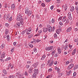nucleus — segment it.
<instances>
[{"mask_svg": "<svg viewBox=\"0 0 78 78\" xmlns=\"http://www.w3.org/2000/svg\"><path fill=\"white\" fill-rule=\"evenodd\" d=\"M16 19L18 21L23 20V17H22V16L21 15L19 14L17 16Z\"/></svg>", "mask_w": 78, "mask_h": 78, "instance_id": "obj_1", "label": "nucleus"}, {"mask_svg": "<svg viewBox=\"0 0 78 78\" xmlns=\"http://www.w3.org/2000/svg\"><path fill=\"white\" fill-rule=\"evenodd\" d=\"M68 17L69 19V20H71L72 19V16H71V13L70 12H69L68 14Z\"/></svg>", "mask_w": 78, "mask_h": 78, "instance_id": "obj_2", "label": "nucleus"}, {"mask_svg": "<svg viewBox=\"0 0 78 78\" xmlns=\"http://www.w3.org/2000/svg\"><path fill=\"white\" fill-rule=\"evenodd\" d=\"M53 49V47L52 46H51L50 47H46L45 48V50H52Z\"/></svg>", "mask_w": 78, "mask_h": 78, "instance_id": "obj_3", "label": "nucleus"}, {"mask_svg": "<svg viewBox=\"0 0 78 78\" xmlns=\"http://www.w3.org/2000/svg\"><path fill=\"white\" fill-rule=\"evenodd\" d=\"M26 14H27L28 16H30L32 14V12L31 10L29 11V12H27V13H26Z\"/></svg>", "mask_w": 78, "mask_h": 78, "instance_id": "obj_4", "label": "nucleus"}, {"mask_svg": "<svg viewBox=\"0 0 78 78\" xmlns=\"http://www.w3.org/2000/svg\"><path fill=\"white\" fill-rule=\"evenodd\" d=\"M53 63H54V61L53 60H52L51 61V63H49V67H51L53 64Z\"/></svg>", "mask_w": 78, "mask_h": 78, "instance_id": "obj_5", "label": "nucleus"}, {"mask_svg": "<svg viewBox=\"0 0 78 78\" xmlns=\"http://www.w3.org/2000/svg\"><path fill=\"white\" fill-rule=\"evenodd\" d=\"M34 73H36V74H38L39 73V70L37 69H35L34 70Z\"/></svg>", "mask_w": 78, "mask_h": 78, "instance_id": "obj_6", "label": "nucleus"}, {"mask_svg": "<svg viewBox=\"0 0 78 78\" xmlns=\"http://www.w3.org/2000/svg\"><path fill=\"white\" fill-rule=\"evenodd\" d=\"M38 64H39V62H36L35 63H34L33 65V67H37V66L38 65Z\"/></svg>", "mask_w": 78, "mask_h": 78, "instance_id": "obj_7", "label": "nucleus"}, {"mask_svg": "<svg viewBox=\"0 0 78 78\" xmlns=\"http://www.w3.org/2000/svg\"><path fill=\"white\" fill-rule=\"evenodd\" d=\"M72 30V27H69L66 30V32H70Z\"/></svg>", "mask_w": 78, "mask_h": 78, "instance_id": "obj_8", "label": "nucleus"}, {"mask_svg": "<svg viewBox=\"0 0 78 78\" xmlns=\"http://www.w3.org/2000/svg\"><path fill=\"white\" fill-rule=\"evenodd\" d=\"M7 73V72H6V70L4 69L3 71V74L4 75V76H5L6 74Z\"/></svg>", "mask_w": 78, "mask_h": 78, "instance_id": "obj_9", "label": "nucleus"}, {"mask_svg": "<svg viewBox=\"0 0 78 78\" xmlns=\"http://www.w3.org/2000/svg\"><path fill=\"white\" fill-rule=\"evenodd\" d=\"M17 25L18 27H20V23H17L16 24L14 25V27L16 28V27H17Z\"/></svg>", "mask_w": 78, "mask_h": 78, "instance_id": "obj_10", "label": "nucleus"}, {"mask_svg": "<svg viewBox=\"0 0 78 78\" xmlns=\"http://www.w3.org/2000/svg\"><path fill=\"white\" fill-rule=\"evenodd\" d=\"M33 72V69H29L28 70V73H32V72Z\"/></svg>", "mask_w": 78, "mask_h": 78, "instance_id": "obj_11", "label": "nucleus"}, {"mask_svg": "<svg viewBox=\"0 0 78 78\" xmlns=\"http://www.w3.org/2000/svg\"><path fill=\"white\" fill-rule=\"evenodd\" d=\"M12 9V10H14V9H15V5L13 4H12V5L11 6Z\"/></svg>", "mask_w": 78, "mask_h": 78, "instance_id": "obj_12", "label": "nucleus"}, {"mask_svg": "<svg viewBox=\"0 0 78 78\" xmlns=\"http://www.w3.org/2000/svg\"><path fill=\"white\" fill-rule=\"evenodd\" d=\"M5 54L4 53H2V55L1 56V58H5Z\"/></svg>", "mask_w": 78, "mask_h": 78, "instance_id": "obj_13", "label": "nucleus"}, {"mask_svg": "<svg viewBox=\"0 0 78 78\" xmlns=\"http://www.w3.org/2000/svg\"><path fill=\"white\" fill-rule=\"evenodd\" d=\"M76 49L75 48L74 49L73 51V52L72 53V55H73L74 54H75V53H76Z\"/></svg>", "mask_w": 78, "mask_h": 78, "instance_id": "obj_14", "label": "nucleus"}, {"mask_svg": "<svg viewBox=\"0 0 78 78\" xmlns=\"http://www.w3.org/2000/svg\"><path fill=\"white\" fill-rule=\"evenodd\" d=\"M74 9H75V8H74V7L72 6V7L70 8V11H71V12H73L74 11Z\"/></svg>", "mask_w": 78, "mask_h": 78, "instance_id": "obj_15", "label": "nucleus"}, {"mask_svg": "<svg viewBox=\"0 0 78 78\" xmlns=\"http://www.w3.org/2000/svg\"><path fill=\"white\" fill-rule=\"evenodd\" d=\"M75 9L76 11V12L77 14H78V5H77L76 6Z\"/></svg>", "mask_w": 78, "mask_h": 78, "instance_id": "obj_16", "label": "nucleus"}, {"mask_svg": "<svg viewBox=\"0 0 78 78\" xmlns=\"http://www.w3.org/2000/svg\"><path fill=\"white\" fill-rule=\"evenodd\" d=\"M43 30L44 33H46L48 30V29H47V28H44Z\"/></svg>", "mask_w": 78, "mask_h": 78, "instance_id": "obj_17", "label": "nucleus"}, {"mask_svg": "<svg viewBox=\"0 0 78 78\" xmlns=\"http://www.w3.org/2000/svg\"><path fill=\"white\" fill-rule=\"evenodd\" d=\"M25 13L26 14H27L28 12H29L28 11H29V10L28 9V8L27 7L25 8Z\"/></svg>", "mask_w": 78, "mask_h": 78, "instance_id": "obj_18", "label": "nucleus"}, {"mask_svg": "<svg viewBox=\"0 0 78 78\" xmlns=\"http://www.w3.org/2000/svg\"><path fill=\"white\" fill-rule=\"evenodd\" d=\"M66 73H67V75H70V74H71V73H72V71L69 70L68 72H66Z\"/></svg>", "mask_w": 78, "mask_h": 78, "instance_id": "obj_19", "label": "nucleus"}, {"mask_svg": "<svg viewBox=\"0 0 78 78\" xmlns=\"http://www.w3.org/2000/svg\"><path fill=\"white\" fill-rule=\"evenodd\" d=\"M46 57V56L45 55H44L42 56V57L41 58V60H44L45 58V57Z\"/></svg>", "mask_w": 78, "mask_h": 78, "instance_id": "obj_20", "label": "nucleus"}, {"mask_svg": "<svg viewBox=\"0 0 78 78\" xmlns=\"http://www.w3.org/2000/svg\"><path fill=\"white\" fill-rule=\"evenodd\" d=\"M8 33H9V30L8 29H6L5 31V34H8Z\"/></svg>", "mask_w": 78, "mask_h": 78, "instance_id": "obj_21", "label": "nucleus"}, {"mask_svg": "<svg viewBox=\"0 0 78 78\" xmlns=\"http://www.w3.org/2000/svg\"><path fill=\"white\" fill-rule=\"evenodd\" d=\"M5 45L4 44H2L1 46V48L2 49H3L4 47H5Z\"/></svg>", "mask_w": 78, "mask_h": 78, "instance_id": "obj_22", "label": "nucleus"}, {"mask_svg": "<svg viewBox=\"0 0 78 78\" xmlns=\"http://www.w3.org/2000/svg\"><path fill=\"white\" fill-rule=\"evenodd\" d=\"M78 65H75L74 68H73L74 70H75V69H78Z\"/></svg>", "mask_w": 78, "mask_h": 78, "instance_id": "obj_23", "label": "nucleus"}, {"mask_svg": "<svg viewBox=\"0 0 78 78\" xmlns=\"http://www.w3.org/2000/svg\"><path fill=\"white\" fill-rule=\"evenodd\" d=\"M60 32H61V30L60 29H58L56 31V33L58 34H59Z\"/></svg>", "mask_w": 78, "mask_h": 78, "instance_id": "obj_24", "label": "nucleus"}, {"mask_svg": "<svg viewBox=\"0 0 78 78\" xmlns=\"http://www.w3.org/2000/svg\"><path fill=\"white\" fill-rule=\"evenodd\" d=\"M58 53L59 54H60L61 53V52H62V51H61V50L60 49H58Z\"/></svg>", "mask_w": 78, "mask_h": 78, "instance_id": "obj_25", "label": "nucleus"}, {"mask_svg": "<svg viewBox=\"0 0 78 78\" xmlns=\"http://www.w3.org/2000/svg\"><path fill=\"white\" fill-rule=\"evenodd\" d=\"M37 76V74L36 73H33V78H36V76Z\"/></svg>", "mask_w": 78, "mask_h": 78, "instance_id": "obj_26", "label": "nucleus"}, {"mask_svg": "<svg viewBox=\"0 0 78 78\" xmlns=\"http://www.w3.org/2000/svg\"><path fill=\"white\" fill-rule=\"evenodd\" d=\"M65 11H66L67 9V4H65V6L64 8Z\"/></svg>", "mask_w": 78, "mask_h": 78, "instance_id": "obj_27", "label": "nucleus"}, {"mask_svg": "<svg viewBox=\"0 0 78 78\" xmlns=\"http://www.w3.org/2000/svg\"><path fill=\"white\" fill-rule=\"evenodd\" d=\"M25 32H26V31H25V30H23L21 32V34H22L23 35H24V34H25Z\"/></svg>", "mask_w": 78, "mask_h": 78, "instance_id": "obj_28", "label": "nucleus"}, {"mask_svg": "<svg viewBox=\"0 0 78 78\" xmlns=\"http://www.w3.org/2000/svg\"><path fill=\"white\" fill-rule=\"evenodd\" d=\"M7 41H9L10 39V37H9V35H7Z\"/></svg>", "mask_w": 78, "mask_h": 78, "instance_id": "obj_29", "label": "nucleus"}, {"mask_svg": "<svg viewBox=\"0 0 78 78\" xmlns=\"http://www.w3.org/2000/svg\"><path fill=\"white\" fill-rule=\"evenodd\" d=\"M47 29L48 30V29H50L51 28V26L49 25H47Z\"/></svg>", "mask_w": 78, "mask_h": 78, "instance_id": "obj_30", "label": "nucleus"}, {"mask_svg": "<svg viewBox=\"0 0 78 78\" xmlns=\"http://www.w3.org/2000/svg\"><path fill=\"white\" fill-rule=\"evenodd\" d=\"M31 33H30V31H28V30H27L26 32V34H30Z\"/></svg>", "mask_w": 78, "mask_h": 78, "instance_id": "obj_31", "label": "nucleus"}, {"mask_svg": "<svg viewBox=\"0 0 78 78\" xmlns=\"http://www.w3.org/2000/svg\"><path fill=\"white\" fill-rule=\"evenodd\" d=\"M26 30L29 31L31 32V27H30V28H28V29H26Z\"/></svg>", "mask_w": 78, "mask_h": 78, "instance_id": "obj_32", "label": "nucleus"}, {"mask_svg": "<svg viewBox=\"0 0 78 78\" xmlns=\"http://www.w3.org/2000/svg\"><path fill=\"white\" fill-rule=\"evenodd\" d=\"M72 69V68L71 66L69 65L68 67V70H70V69Z\"/></svg>", "mask_w": 78, "mask_h": 78, "instance_id": "obj_33", "label": "nucleus"}, {"mask_svg": "<svg viewBox=\"0 0 78 78\" xmlns=\"http://www.w3.org/2000/svg\"><path fill=\"white\" fill-rule=\"evenodd\" d=\"M55 19H52L51 20L52 23H55Z\"/></svg>", "mask_w": 78, "mask_h": 78, "instance_id": "obj_34", "label": "nucleus"}, {"mask_svg": "<svg viewBox=\"0 0 78 78\" xmlns=\"http://www.w3.org/2000/svg\"><path fill=\"white\" fill-rule=\"evenodd\" d=\"M54 38H55V39H56V38H57V34H56L55 33L54 34Z\"/></svg>", "mask_w": 78, "mask_h": 78, "instance_id": "obj_35", "label": "nucleus"}, {"mask_svg": "<svg viewBox=\"0 0 78 78\" xmlns=\"http://www.w3.org/2000/svg\"><path fill=\"white\" fill-rule=\"evenodd\" d=\"M52 28L51 27V28L48 29V30L49 32H51V31H52V29H51Z\"/></svg>", "mask_w": 78, "mask_h": 78, "instance_id": "obj_36", "label": "nucleus"}, {"mask_svg": "<svg viewBox=\"0 0 78 78\" xmlns=\"http://www.w3.org/2000/svg\"><path fill=\"white\" fill-rule=\"evenodd\" d=\"M62 17L61 16L58 18V21H60L62 20Z\"/></svg>", "mask_w": 78, "mask_h": 78, "instance_id": "obj_37", "label": "nucleus"}, {"mask_svg": "<svg viewBox=\"0 0 78 78\" xmlns=\"http://www.w3.org/2000/svg\"><path fill=\"white\" fill-rule=\"evenodd\" d=\"M41 40H39V39H37L36 40V42H41Z\"/></svg>", "mask_w": 78, "mask_h": 78, "instance_id": "obj_38", "label": "nucleus"}, {"mask_svg": "<svg viewBox=\"0 0 78 78\" xmlns=\"http://www.w3.org/2000/svg\"><path fill=\"white\" fill-rule=\"evenodd\" d=\"M69 66H71L72 68H73V67H74V65L73 64V63L70 64V65H69Z\"/></svg>", "mask_w": 78, "mask_h": 78, "instance_id": "obj_39", "label": "nucleus"}, {"mask_svg": "<svg viewBox=\"0 0 78 78\" xmlns=\"http://www.w3.org/2000/svg\"><path fill=\"white\" fill-rule=\"evenodd\" d=\"M41 5L43 7H45V5L44 3H42L41 4Z\"/></svg>", "mask_w": 78, "mask_h": 78, "instance_id": "obj_40", "label": "nucleus"}, {"mask_svg": "<svg viewBox=\"0 0 78 78\" xmlns=\"http://www.w3.org/2000/svg\"><path fill=\"white\" fill-rule=\"evenodd\" d=\"M10 59L11 58L9 57L7 58L6 59L5 61H9V60H10Z\"/></svg>", "mask_w": 78, "mask_h": 78, "instance_id": "obj_41", "label": "nucleus"}, {"mask_svg": "<svg viewBox=\"0 0 78 78\" xmlns=\"http://www.w3.org/2000/svg\"><path fill=\"white\" fill-rule=\"evenodd\" d=\"M25 75H26V76H27L28 75V72H25Z\"/></svg>", "mask_w": 78, "mask_h": 78, "instance_id": "obj_42", "label": "nucleus"}, {"mask_svg": "<svg viewBox=\"0 0 78 78\" xmlns=\"http://www.w3.org/2000/svg\"><path fill=\"white\" fill-rule=\"evenodd\" d=\"M9 17H10L9 15H7L6 16V19L7 20H8V19H9Z\"/></svg>", "mask_w": 78, "mask_h": 78, "instance_id": "obj_43", "label": "nucleus"}, {"mask_svg": "<svg viewBox=\"0 0 78 78\" xmlns=\"http://www.w3.org/2000/svg\"><path fill=\"white\" fill-rule=\"evenodd\" d=\"M32 37H33V34H31V35L28 36L29 38H31Z\"/></svg>", "mask_w": 78, "mask_h": 78, "instance_id": "obj_44", "label": "nucleus"}, {"mask_svg": "<svg viewBox=\"0 0 78 78\" xmlns=\"http://www.w3.org/2000/svg\"><path fill=\"white\" fill-rule=\"evenodd\" d=\"M9 24L8 23H5V26L6 27H8V26H9Z\"/></svg>", "mask_w": 78, "mask_h": 78, "instance_id": "obj_45", "label": "nucleus"}, {"mask_svg": "<svg viewBox=\"0 0 78 78\" xmlns=\"http://www.w3.org/2000/svg\"><path fill=\"white\" fill-rule=\"evenodd\" d=\"M66 21V19H64L63 18L62 20V22H64L65 21Z\"/></svg>", "mask_w": 78, "mask_h": 78, "instance_id": "obj_46", "label": "nucleus"}, {"mask_svg": "<svg viewBox=\"0 0 78 78\" xmlns=\"http://www.w3.org/2000/svg\"><path fill=\"white\" fill-rule=\"evenodd\" d=\"M34 52L36 53V52H37V49H36V48H35L34 49Z\"/></svg>", "mask_w": 78, "mask_h": 78, "instance_id": "obj_47", "label": "nucleus"}, {"mask_svg": "<svg viewBox=\"0 0 78 78\" xmlns=\"http://www.w3.org/2000/svg\"><path fill=\"white\" fill-rule=\"evenodd\" d=\"M55 51H54L51 53V55L52 56H54V55H55Z\"/></svg>", "mask_w": 78, "mask_h": 78, "instance_id": "obj_48", "label": "nucleus"}, {"mask_svg": "<svg viewBox=\"0 0 78 78\" xmlns=\"http://www.w3.org/2000/svg\"><path fill=\"white\" fill-rule=\"evenodd\" d=\"M67 48H68V46H65V50H67Z\"/></svg>", "mask_w": 78, "mask_h": 78, "instance_id": "obj_49", "label": "nucleus"}, {"mask_svg": "<svg viewBox=\"0 0 78 78\" xmlns=\"http://www.w3.org/2000/svg\"><path fill=\"white\" fill-rule=\"evenodd\" d=\"M69 20H67L66 21V24H67L68 23H69Z\"/></svg>", "mask_w": 78, "mask_h": 78, "instance_id": "obj_50", "label": "nucleus"}, {"mask_svg": "<svg viewBox=\"0 0 78 78\" xmlns=\"http://www.w3.org/2000/svg\"><path fill=\"white\" fill-rule=\"evenodd\" d=\"M53 8H54V6L53 5H52L50 7L51 9V10H53Z\"/></svg>", "mask_w": 78, "mask_h": 78, "instance_id": "obj_51", "label": "nucleus"}, {"mask_svg": "<svg viewBox=\"0 0 78 78\" xmlns=\"http://www.w3.org/2000/svg\"><path fill=\"white\" fill-rule=\"evenodd\" d=\"M76 73L75 72H74L73 74V76H76Z\"/></svg>", "mask_w": 78, "mask_h": 78, "instance_id": "obj_52", "label": "nucleus"}, {"mask_svg": "<svg viewBox=\"0 0 78 78\" xmlns=\"http://www.w3.org/2000/svg\"><path fill=\"white\" fill-rule=\"evenodd\" d=\"M13 75L9 76V78H13Z\"/></svg>", "mask_w": 78, "mask_h": 78, "instance_id": "obj_53", "label": "nucleus"}, {"mask_svg": "<svg viewBox=\"0 0 78 78\" xmlns=\"http://www.w3.org/2000/svg\"><path fill=\"white\" fill-rule=\"evenodd\" d=\"M29 47H30V48H33V45L31 44L29 45Z\"/></svg>", "mask_w": 78, "mask_h": 78, "instance_id": "obj_54", "label": "nucleus"}, {"mask_svg": "<svg viewBox=\"0 0 78 78\" xmlns=\"http://www.w3.org/2000/svg\"><path fill=\"white\" fill-rule=\"evenodd\" d=\"M26 68H27V69H28V68H29L30 67V65H26Z\"/></svg>", "mask_w": 78, "mask_h": 78, "instance_id": "obj_55", "label": "nucleus"}, {"mask_svg": "<svg viewBox=\"0 0 78 78\" xmlns=\"http://www.w3.org/2000/svg\"><path fill=\"white\" fill-rule=\"evenodd\" d=\"M74 41L76 42H78V38L76 39H75L74 40Z\"/></svg>", "mask_w": 78, "mask_h": 78, "instance_id": "obj_56", "label": "nucleus"}, {"mask_svg": "<svg viewBox=\"0 0 78 78\" xmlns=\"http://www.w3.org/2000/svg\"><path fill=\"white\" fill-rule=\"evenodd\" d=\"M48 72H51L52 71V69H51V68H50V69H49L48 70Z\"/></svg>", "mask_w": 78, "mask_h": 78, "instance_id": "obj_57", "label": "nucleus"}, {"mask_svg": "<svg viewBox=\"0 0 78 78\" xmlns=\"http://www.w3.org/2000/svg\"><path fill=\"white\" fill-rule=\"evenodd\" d=\"M12 19V18L11 17H10V18L9 19V21L10 22V21H11V19Z\"/></svg>", "mask_w": 78, "mask_h": 78, "instance_id": "obj_58", "label": "nucleus"}, {"mask_svg": "<svg viewBox=\"0 0 78 78\" xmlns=\"http://www.w3.org/2000/svg\"><path fill=\"white\" fill-rule=\"evenodd\" d=\"M0 60L1 62H4V59H3V58L0 59Z\"/></svg>", "mask_w": 78, "mask_h": 78, "instance_id": "obj_59", "label": "nucleus"}, {"mask_svg": "<svg viewBox=\"0 0 78 78\" xmlns=\"http://www.w3.org/2000/svg\"><path fill=\"white\" fill-rule=\"evenodd\" d=\"M50 60H49L48 61V63L47 64V65H48V64H49V63H50Z\"/></svg>", "mask_w": 78, "mask_h": 78, "instance_id": "obj_60", "label": "nucleus"}, {"mask_svg": "<svg viewBox=\"0 0 78 78\" xmlns=\"http://www.w3.org/2000/svg\"><path fill=\"white\" fill-rule=\"evenodd\" d=\"M59 23L60 25H61V26H62V25L63 24H62V22H59Z\"/></svg>", "mask_w": 78, "mask_h": 78, "instance_id": "obj_61", "label": "nucleus"}, {"mask_svg": "<svg viewBox=\"0 0 78 78\" xmlns=\"http://www.w3.org/2000/svg\"><path fill=\"white\" fill-rule=\"evenodd\" d=\"M16 43H17L16 42H14L13 43V45L14 46H16Z\"/></svg>", "mask_w": 78, "mask_h": 78, "instance_id": "obj_62", "label": "nucleus"}, {"mask_svg": "<svg viewBox=\"0 0 78 78\" xmlns=\"http://www.w3.org/2000/svg\"><path fill=\"white\" fill-rule=\"evenodd\" d=\"M20 21H21V22H20L21 25H23V20H20Z\"/></svg>", "mask_w": 78, "mask_h": 78, "instance_id": "obj_63", "label": "nucleus"}, {"mask_svg": "<svg viewBox=\"0 0 78 78\" xmlns=\"http://www.w3.org/2000/svg\"><path fill=\"white\" fill-rule=\"evenodd\" d=\"M13 78H18V76H15Z\"/></svg>", "mask_w": 78, "mask_h": 78, "instance_id": "obj_64", "label": "nucleus"}]
</instances>
